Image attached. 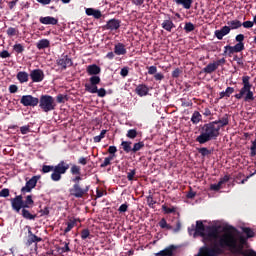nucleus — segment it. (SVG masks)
Instances as JSON below:
<instances>
[{
    "instance_id": "obj_1",
    "label": "nucleus",
    "mask_w": 256,
    "mask_h": 256,
    "mask_svg": "<svg viewBox=\"0 0 256 256\" xmlns=\"http://www.w3.org/2000/svg\"><path fill=\"white\" fill-rule=\"evenodd\" d=\"M12 211L15 213H20L23 219L26 221H35L38 215L33 211V206L35 205V201L33 200L32 195L26 196L25 200H23V195H17L14 198L10 199Z\"/></svg>"
},
{
    "instance_id": "obj_2",
    "label": "nucleus",
    "mask_w": 256,
    "mask_h": 256,
    "mask_svg": "<svg viewBox=\"0 0 256 256\" xmlns=\"http://www.w3.org/2000/svg\"><path fill=\"white\" fill-rule=\"evenodd\" d=\"M245 245H247V238L243 235L238 236V243H237V237L230 232L228 234V237L226 238V241L223 245V254L225 253L226 249H229L233 255H242V256H256V251L253 249H245Z\"/></svg>"
},
{
    "instance_id": "obj_3",
    "label": "nucleus",
    "mask_w": 256,
    "mask_h": 256,
    "mask_svg": "<svg viewBox=\"0 0 256 256\" xmlns=\"http://www.w3.org/2000/svg\"><path fill=\"white\" fill-rule=\"evenodd\" d=\"M199 132L200 135L196 137V142L200 145H205V143H209V141H215L219 135H221V131L216 122L204 124L200 127Z\"/></svg>"
},
{
    "instance_id": "obj_4",
    "label": "nucleus",
    "mask_w": 256,
    "mask_h": 256,
    "mask_svg": "<svg viewBox=\"0 0 256 256\" xmlns=\"http://www.w3.org/2000/svg\"><path fill=\"white\" fill-rule=\"evenodd\" d=\"M71 165L67 163L65 160H61L56 166H51V165H43L42 166V173H51L50 176L52 181H59L62 179V175H65L67 171H69Z\"/></svg>"
},
{
    "instance_id": "obj_5",
    "label": "nucleus",
    "mask_w": 256,
    "mask_h": 256,
    "mask_svg": "<svg viewBox=\"0 0 256 256\" xmlns=\"http://www.w3.org/2000/svg\"><path fill=\"white\" fill-rule=\"evenodd\" d=\"M250 81L251 77H242L243 87L240 89V92L238 94L234 95L235 99L241 100V98L244 97L245 103H251V101H255V96L253 94V91H251V87H253V84H251Z\"/></svg>"
},
{
    "instance_id": "obj_6",
    "label": "nucleus",
    "mask_w": 256,
    "mask_h": 256,
    "mask_svg": "<svg viewBox=\"0 0 256 256\" xmlns=\"http://www.w3.org/2000/svg\"><path fill=\"white\" fill-rule=\"evenodd\" d=\"M101 83V77L92 76L89 78V83L84 85L85 91L88 93L95 94L97 93L98 97H105L107 95V90L105 88L98 89L97 86Z\"/></svg>"
},
{
    "instance_id": "obj_7",
    "label": "nucleus",
    "mask_w": 256,
    "mask_h": 256,
    "mask_svg": "<svg viewBox=\"0 0 256 256\" xmlns=\"http://www.w3.org/2000/svg\"><path fill=\"white\" fill-rule=\"evenodd\" d=\"M39 107L44 113H49L50 111H55L57 104L55 103V98L51 95H42L39 99Z\"/></svg>"
},
{
    "instance_id": "obj_8",
    "label": "nucleus",
    "mask_w": 256,
    "mask_h": 256,
    "mask_svg": "<svg viewBox=\"0 0 256 256\" xmlns=\"http://www.w3.org/2000/svg\"><path fill=\"white\" fill-rule=\"evenodd\" d=\"M89 189H91V185L89 184H73L70 194L72 197H76V199H83V197L89 195Z\"/></svg>"
},
{
    "instance_id": "obj_9",
    "label": "nucleus",
    "mask_w": 256,
    "mask_h": 256,
    "mask_svg": "<svg viewBox=\"0 0 256 256\" xmlns=\"http://www.w3.org/2000/svg\"><path fill=\"white\" fill-rule=\"evenodd\" d=\"M56 65L61 68V71H65L67 67H73V59L69 55L62 54L60 58L56 60Z\"/></svg>"
},
{
    "instance_id": "obj_10",
    "label": "nucleus",
    "mask_w": 256,
    "mask_h": 256,
    "mask_svg": "<svg viewBox=\"0 0 256 256\" xmlns=\"http://www.w3.org/2000/svg\"><path fill=\"white\" fill-rule=\"evenodd\" d=\"M20 103L24 107H37L39 105V98L33 95H24L21 97Z\"/></svg>"
},
{
    "instance_id": "obj_11",
    "label": "nucleus",
    "mask_w": 256,
    "mask_h": 256,
    "mask_svg": "<svg viewBox=\"0 0 256 256\" xmlns=\"http://www.w3.org/2000/svg\"><path fill=\"white\" fill-rule=\"evenodd\" d=\"M41 179V176H33L30 180L26 182V185L21 188V193L25 195V193H31L35 187H37V181Z\"/></svg>"
},
{
    "instance_id": "obj_12",
    "label": "nucleus",
    "mask_w": 256,
    "mask_h": 256,
    "mask_svg": "<svg viewBox=\"0 0 256 256\" xmlns=\"http://www.w3.org/2000/svg\"><path fill=\"white\" fill-rule=\"evenodd\" d=\"M245 50V44L244 43H237L234 46H225L224 47V52L223 55H229V57H231V55H233V53H241V51Z\"/></svg>"
},
{
    "instance_id": "obj_13",
    "label": "nucleus",
    "mask_w": 256,
    "mask_h": 256,
    "mask_svg": "<svg viewBox=\"0 0 256 256\" xmlns=\"http://www.w3.org/2000/svg\"><path fill=\"white\" fill-rule=\"evenodd\" d=\"M32 83H41L45 79V72L41 69H34L30 72Z\"/></svg>"
},
{
    "instance_id": "obj_14",
    "label": "nucleus",
    "mask_w": 256,
    "mask_h": 256,
    "mask_svg": "<svg viewBox=\"0 0 256 256\" xmlns=\"http://www.w3.org/2000/svg\"><path fill=\"white\" fill-rule=\"evenodd\" d=\"M119 27H121V20L113 18L107 21V23L103 26V29L106 31H117Z\"/></svg>"
},
{
    "instance_id": "obj_15",
    "label": "nucleus",
    "mask_w": 256,
    "mask_h": 256,
    "mask_svg": "<svg viewBox=\"0 0 256 256\" xmlns=\"http://www.w3.org/2000/svg\"><path fill=\"white\" fill-rule=\"evenodd\" d=\"M25 228L28 231L27 245H33V243H41V241H43V238L33 234V231H31V226L27 225Z\"/></svg>"
},
{
    "instance_id": "obj_16",
    "label": "nucleus",
    "mask_w": 256,
    "mask_h": 256,
    "mask_svg": "<svg viewBox=\"0 0 256 256\" xmlns=\"http://www.w3.org/2000/svg\"><path fill=\"white\" fill-rule=\"evenodd\" d=\"M161 27H162V29H164V31L171 33L173 31V29H175L176 26H175V23H173L171 16L167 15V18L165 20H163Z\"/></svg>"
},
{
    "instance_id": "obj_17",
    "label": "nucleus",
    "mask_w": 256,
    "mask_h": 256,
    "mask_svg": "<svg viewBox=\"0 0 256 256\" xmlns=\"http://www.w3.org/2000/svg\"><path fill=\"white\" fill-rule=\"evenodd\" d=\"M86 73L91 75V77H99L98 75L101 73V67L97 66V64L88 65Z\"/></svg>"
},
{
    "instance_id": "obj_18",
    "label": "nucleus",
    "mask_w": 256,
    "mask_h": 256,
    "mask_svg": "<svg viewBox=\"0 0 256 256\" xmlns=\"http://www.w3.org/2000/svg\"><path fill=\"white\" fill-rule=\"evenodd\" d=\"M39 22L42 25H57L59 23V19L53 17V16H41L39 18Z\"/></svg>"
},
{
    "instance_id": "obj_19",
    "label": "nucleus",
    "mask_w": 256,
    "mask_h": 256,
    "mask_svg": "<svg viewBox=\"0 0 256 256\" xmlns=\"http://www.w3.org/2000/svg\"><path fill=\"white\" fill-rule=\"evenodd\" d=\"M135 93H137L139 97H147V95H149V86H147V84H139L135 88Z\"/></svg>"
},
{
    "instance_id": "obj_20",
    "label": "nucleus",
    "mask_w": 256,
    "mask_h": 256,
    "mask_svg": "<svg viewBox=\"0 0 256 256\" xmlns=\"http://www.w3.org/2000/svg\"><path fill=\"white\" fill-rule=\"evenodd\" d=\"M229 33H231V28H229V26H223L220 30H216L214 35L219 39V41H221L223 37H225V35H229Z\"/></svg>"
},
{
    "instance_id": "obj_21",
    "label": "nucleus",
    "mask_w": 256,
    "mask_h": 256,
    "mask_svg": "<svg viewBox=\"0 0 256 256\" xmlns=\"http://www.w3.org/2000/svg\"><path fill=\"white\" fill-rule=\"evenodd\" d=\"M212 122L216 123V125L219 127V131H221L223 127H227V125H229V115L225 114L222 118Z\"/></svg>"
},
{
    "instance_id": "obj_22",
    "label": "nucleus",
    "mask_w": 256,
    "mask_h": 256,
    "mask_svg": "<svg viewBox=\"0 0 256 256\" xmlns=\"http://www.w3.org/2000/svg\"><path fill=\"white\" fill-rule=\"evenodd\" d=\"M85 12L88 17H94V19H101L103 17L101 11L95 8H86Z\"/></svg>"
},
{
    "instance_id": "obj_23",
    "label": "nucleus",
    "mask_w": 256,
    "mask_h": 256,
    "mask_svg": "<svg viewBox=\"0 0 256 256\" xmlns=\"http://www.w3.org/2000/svg\"><path fill=\"white\" fill-rule=\"evenodd\" d=\"M177 249L175 245H170L164 250H161L160 252L155 253V256H173V251Z\"/></svg>"
},
{
    "instance_id": "obj_24",
    "label": "nucleus",
    "mask_w": 256,
    "mask_h": 256,
    "mask_svg": "<svg viewBox=\"0 0 256 256\" xmlns=\"http://www.w3.org/2000/svg\"><path fill=\"white\" fill-rule=\"evenodd\" d=\"M114 53L115 55H127V48H125V44L117 43L114 46Z\"/></svg>"
},
{
    "instance_id": "obj_25",
    "label": "nucleus",
    "mask_w": 256,
    "mask_h": 256,
    "mask_svg": "<svg viewBox=\"0 0 256 256\" xmlns=\"http://www.w3.org/2000/svg\"><path fill=\"white\" fill-rule=\"evenodd\" d=\"M16 77H17L19 83H27V81H29V73H27L25 71L18 72Z\"/></svg>"
},
{
    "instance_id": "obj_26",
    "label": "nucleus",
    "mask_w": 256,
    "mask_h": 256,
    "mask_svg": "<svg viewBox=\"0 0 256 256\" xmlns=\"http://www.w3.org/2000/svg\"><path fill=\"white\" fill-rule=\"evenodd\" d=\"M120 145H121L124 153H133V147H131V145H133V142L122 141Z\"/></svg>"
},
{
    "instance_id": "obj_27",
    "label": "nucleus",
    "mask_w": 256,
    "mask_h": 256,
    "mask_svg": "<svg viewBox=\"0 0 256 256\" xmlns=\"http://www.w3.org/2000/svg\"><path fill=\"white\" fill-rule=\"evenodd\" d=\"M51 42L47 39H41L37 42L36 47L37 49H39V51H41L42 49H47L48 47H50Z\"/></svg>"
},
{
    "instance_id": "obj_28",
    "label": "nucleus",
    "mask_w": 256,
    "mask_h": 256,
    "mask_svg": "<svg viewBox=\"0 0 256 256\" xmlns=\"http://www.w3.org/2000/svg\"><path fill=\"white\" fill-rule=\"evenodd\" d=\"M243 233H245L246 236H244V239H246V245L248 239H252V237H255V231L249 227H243L242 228Z\"/></svg>"
},
{
    "instance_id": "obj_29",
    "label": "nucleus",
    "mask_w": 256,
    "mask_h": 256,
    "mask_svg": "<svg viewBox=\"0 0 256 256\" xmlns=\"http://www.w3.org/2000/svg\"><path fill=\"white\" fill-rule=\"evenodd\" d=\"M216 69H218L217 65L213 62L204 67L202 71L203 73H206V75H211V73H215Z\"/></svg>"
},
{
    "instance_id": "obj_30",
    "label": "nucleus",
    "mask_w": 256,
    "mask_h": 256,
    "mask_svg": "<svg viewBox=\"0 0 256 256\" xmlns=\"http://www.w3.org/2000/svg\"><path fill=\"white\" fill-rule=\"evenodd\" d=\"M67 227L64 229L63 235H66L69 233L76 225L77 220L76 219H70L68 222H66Z\"/></svg>"
},
{
    "instance_id": "obj_31",
    "label": "nucleus",
    "mask_w": 256,
    "mask_h": 256,
    "mask_svg": "<svg viewBox=\"0 0 256 256\" xmlns=\"http://www.w3.org/2000/svg\"><path fill=\"white\" fill-rule=\"evenodd\" d=\"M200 121H203V116L199 111H194L191 117V122L193 125H197Z\"/></svg>"
},
{
    "instance_id": "obj_32",
    "label": "nucleus",
    "mask_w": 256,
    "mask_h": 256,
    "mask_svg": "<svg viewBox=\"0 0 256 256\" xmlns=\"http://www.w3.org/2000/svg\"><path fill=\"white\" fill-rule=\"evenodd\" d=\"M176 5H182L184 9H191V5H193V0H174Z\"/></svg>"
},
{
    "instance_id": "obj_33",
    "label": "nucleus",
    "mask_w": 256,
    "mask_h": 256,
    "mask_svg": "<svg viewBox=\"0 0 256 256\" xmlns=\"http://www.w3.org/2000/svg\"><path fill=\"white\" fill-rule=\"evenodd\" d=\"M227 25L231 31V29H239L240 27H243V24L239 20H231L227 22Z\"/></svg>"
},
{
    "instance_id": "obj_34",
    "label": "nucleus",
    "mask_w": 256,
    "mask_h": 256,
    "mask_svg": "<svg viewBox=\"0 0 256 256\" xmlns=\"http://www.w3.org/2000/svg\"><path fill=\"white\" fill-rule=\"evenodd\" d=\"M160 229H167V231L173 230V226H171L169 223H167V220L165 218H162L158 223Z\"/></svg>"
},
{
    "instance_id": "obj_35",
    "label": "nucleus",
    "mask_w": 256,
    "mask_h": 256,
    "mask_svg": "<svg viewBox=\"0 0 256 256\" xmlns=\"http://www.w3.org/2000/svg\"><path fill=\"white\" fill-rule=\"evenodd\" d=\"M160 229H167V231L173 230V226H171L169 223H167V220L165 218H162L158 223Z\"/></svg>"
},
{
    "instance_id": "obj_36",
    "label": "nucleus",
    "mask_w": 256,
    "mask_h": 256,
    "mask_svg": "<svg viewBox=\"0 0 256 256\" xmlns=\"http://www.w3.org/2000/svg\"><path fill=\"white\" fill-rule=\"evenodd\" d=\"M143 147H145V142H143V141L134 143V145L132 147V153H137L138 151H141V149H143Z\"/></svg>"
},
{
    "instance_id": "obj_37",
    "label": "nucleus",
    "mask_w": 256,
    "mask_h": 256,
    "mask_svg": "<svg viewBox=\"0 0 256 256\" xmlns=\"http://www.w3.org/2000/svg\"><path fill=\"white\" fill-rule=\"evenodd\" d=\"M71 175H81V166L73 164L70 168Z\"/></svg>"
},
{
    "instance_id": "obj_38",
    "label": "nucleus",
    "mask_w": 256,
    "mask_h": 256,
    "mask_svg": "<svg viewBox=\"0 0 256 256\" xmlns=\"http://www.w3.org/2000/svg\"><path fill=\"white\" fill-rule=\"evenodd\" d=\"M115 158L113 156H108L104 159V162L100 165L101 169H105V167H109L111 165V161H113Z\"/></svg>"
},
{
    "instance_id": "obj_39",
    "label": "nucleus",
    "mask_w": 256,
    "mask_h": 256,
    "mask_svg": "<svg viewBox=\"0 0 256 256\" xmlns=\"http://www.w3.org/2000/svg\"><path fill=\"white\" fill-rule=\"evenodd\" d=\"M184 31L186 33H191L192 31H195V25L191 22H186L184 26Z\"/></svg>"
},
{
    "instance_id": "obj_40",
    "label": "nucleus",
    "mask_w": 256,
    "mask_h": 256,
    "mask_svg": "<svg viewBox=\"0 0 256 256\" xmlns=\"http://www.w3.org/2000/svg\"><path fill=\"white\" fill-rule=\"evenodd\" d=\"M13 50L15 51V53L21 54L23 53V51H25V46H23V44H15L13 46Z\"/></svg>"
},
{
    "instance_id": "obj_41",
    "label": "nucleus",
    "mask_w": 256,
    "mask_h": 256,
    "mask_svg": "<svg viewBox=\"0 0 256 256\" xmlns=\"http://www.w3.org/2000/svg\"><path fill=\"white\" fill-rule=\"evenodd\" d=\"M137 135L138 133L136 129H130L127 131L126 137H128V139H135Z\"/></svg>"
},
{
    "instance_id": "obj_42",
    "label": "nucleus",
    "mask_w": 256,
    "mask_h": 256,
    "mask_svg": "<svg viewBox=\"0 0 256 256\" xmlns=\"http://www.w3.org/2000/svg\"><path fill=\"white\" fill-rule=\"evenodd\" d=\"M198 153H200V155H202V157H207V155H211V150L202 147L198 149Z\"/></svg>"
},
{
    "instance_id": "obj_43",
    "label": "nucleus",
    "mask_w": 256,
    "mask_h": 256,
    "mask_svg": "<svg viewBox=\"0 0 256 256\" xmlns=\"http://www.w3.org/2000/svg\"><path fill=\"white\" fill-rule=\"evenodd\" d=\"M162 210L164 211V213L166 215H169L171 213H175V211H177V209L175 207L169 208L166 205H162Z\"/></svg>"
},
{
    "instance_id": "obj_44",
    "label": "nucleus",
    "mask_w": 256,
    "mask_h": 256,
    "mask_svg": "<svg viewBox=\"0 0 256 256\" xmlns=\"http://www.w3.org/2000/svg\"><path fill=\"white\" fill-rule=\"evenodd\" d=\"M8 37H15V35H17V33H19L18 30H16V28L13 27H9L6 31Z\"/></svg>"
},
{
    "instance_id": "obj_45",
    "label": "nucleus",
    "mask_w": 256,
    "mask_h": 256,
    "mask_svg": "<svg viewBox=\"0 0 256 256\" xmlns=\"http://www.w3.org/2000/svg\"><path fill=\"white\" fill-rule=\"evenodd\" d=\"M108 153L110 154V157H113V159H115V157H117V155L115 153H117V147L116 146H109L108 148Z\"/></svg>"
},
{
    "instance_id": "obj_46",
    "label": "nucleus",
    "mask_w": 256,
    "mask_h": 256,
    "mask_svg": "<svg viewBox=\"0 0 256 256\" xmlns=\"http://www.w3.org/2000/svg\"><path fill=\"white\" fill-rule=\"evenodd\" d=\"M91 235V231H89V229H83L82 231H81V239L83 240V241H85V239H88V237Z\"/></svg>"
},
{
    "instance_id": "obj_47",
    "label": "nucleus",
    "mask_w": 256,
    "mask_h": 256,
    "mask_svg": "<svg viewBox=\"0 0 256 256\" xmlns=\"http://www.w3.org/2000/svg\"><path fill=\"white\" fill-rule=\"evenodd\" d=\"M135 175H137V170L135 169H132L129 172H127L128 181H133V179H135Z\"/></svg>"
},
{
    "instance_id": "obj_48",
    "label": "nucleus",
    "mask_w": 256,
    "mask_h": 256,
    "mask_svg": "<svg viewBox=\"0 0 256 256\" xmlns=\"http://www.w3.org/2000/svg\"><path fill=\"white\" fill-rule=\"evenodd\" d=\"M147 203H148V206L151 208V209H154L155 208V204L157 203V201H154L153 200V196H148L147 197Z\"/></svg>"
},
{
    "instance_id": "obj_49",
    "label": "nucleus",
    "mask_w": 256,
    "mask_h": 256,
    "mask_svg": "<svg viewBox=\"0 0 256 256\" xmlns=\"http://www.w3.org/2000/svg\"><path fill=\"white\" fill-rule=\"evenodd\" d=\"M20 132L22 135H27V133L31 132V127L29 125L20 127Z\"/></svg>"
},
{
    "instance_id": "obj_50",
    "label": "nucleus",
    "mask_w": 256,
    "mask_h": 256,
    "mask_svg": "<svg viewBox=\"0 0 256 256\" xmlns=\"http://www.w3.org/2000/svg\"><path fill=\"white\" fill-rule=\"evenodd\" d=\"M81 181H83L81 175H75V177L72 178V183H74V185L81 184Z\"/></svg>"
},
{
    "instance_id": "obj_51",
    "label": "nucleus",
    "mask_w": 256,
    "mask_h": 256,
    "mask_svg": "<svg viewBox=\"0 0 256 256\" xmlns=\"http://www.w3.org/2000/svg\"><path fill=\"white\" fill-rule=\"evenodd\" d=\"M59 251H61V253H69V251H71V248H69V243L64 242V247L59 248Z\"/></svg>"
},
{
    "instance_id": "obj_52",
    "label": "nucleus",
    "mask_w": 256,
    "mask_h": 256,
    "mask_svg": "<svg viewBox=\"0 0 256 256\" xmlns=\"http://www.w3.org/2000/svg\"><path fill=\"white\" fill-rule=\"evenodd\" d=\"M230 179H231V177H229V175H225L224 177L220 178L218 183L221 186H223V185H225V183L229 182Z\"/></svg>"
},
{
    "instance_id": "obj_53",
    "label": "nucleus",
    "mask_w": 256,
    "mask_h": 256,
    "mask_svg": "<svg viewBox=\"0 0 256 256\" xmlns=\"http://www.w3.org/2000/svg\"><path fill=\"white\" fill-rule=\"evenodd\" d=\"M65 99L67 100V96L63 94H58L56 97L57 103H65Z\"/></svg>"
},
{
    "instance_id": "obj_54",
    "label": "nucleus",
    "mask_w": 256,
    "mask_h": 256,
    "mask_svg": "<svg viewBox=\"0 0 256 256\" xmlns=\"http://www.w3.org/2000/svg\"><path fill=\"white\" fill-rule=\"evenodd\" d=\"M154 79L155 81H163V79H165V75H163V73L159 72V73H155L154 74Z\"/></svg>"
},
{
    "instance_id": "obj_55",
    "label": "nucleus",
    "mask_w": 256,
    "mask_h": 256,
    "mask_svg": "<svg viewBox=\"0 0 256 256\" xmlns=\"http://www.w3.org/2000/svg\"><path fill=\"white\" fill-rule=\"evenodd\" d=\"M225 63H227V60L225 58H222L215 61L214 65H216V67L219 69V67H221V65H225Z\"/></svg>"
},
{
    "instance_id": "obj_56",
    "label": "nucleus",
    "mask_w": 256,
    "mask_h": 256,
    "mask_svg": "<svg viewBox=\"0 0 256 256\" xmlns=\"http://www.w3.org/2000/svg\"><path fill=\"white\" fill-rule=\"evenodd\" d=\"M10 191L9 188H4L0 191V197H9Z\"/></svg>"
},
{
    "instance_id": "obj_57",
    "label": "nucleus",
    "mask_w": 256,
    "mask_h": 256,
    "mask_svg": "<svg viewBox=\"0 0 256 256\" xmlns=\"http://www.w3.org/2000/svg\"><path fill=\"white\" fill-rule=\"evenodd\" d=\"M88 161H89L88 157H80L78 159V164L85 166V165H87Z\"/></svg>"
},
{
    "instance_id": "obj_58",
    "label": "nucleus",
    "mask_w": 256,
    "mask_h": 256,
    "mask_svg": "<svg viewBox=\"0 0 256 256\" xmlns=\"http://www.w3.org/2000/svg\"><path fill=\"white\" fill-rule=\"evenodd\" d=\"M253 25H254L253 21H245L242 23V27H244V29H251Z\"/></svg>"
},
{
    "instance_id": "obj_59",
    "label": "nucleus",
    "mask_w": 256,
    "mask_h": 256,
    "mask_svg": "<svg viewBox=\"0 0 256 256\" xmlns=\"http://www.w3.org/2000/svg\"><path fill=\"white\" fill-rule=\"evenodd\" d=\"M148 75H155L157 73V66L147 67Z\"/></svg>"
},
{
    "instance_id": "obj_60",
    "label": "nucleus",
    "mask_w": 256,
    "mask_h": 256,
    "mask_svg": "<svg viewBox=\"0 0 256 256\" xmlns=\"http://www.w3.org/2000/svg\"><path fill=\"white\" fill-rule=\"evenodd\" d=\"M127 209H129V205H127V203L122 204L119 208L118 211L120 213H127Z\"/></svg>"
},
{
    "instance_id": "obj_61",
    "label": "nucleus",
    "mask_w": 256,
    "mask_h": 256,
    "mask_svg": "<svg viewBox=\"0 0 256 256\" xmlns=\"http://www.w3.org/2000/svg\"><path fill=\"white\" fill-rule=\"evenodd\" d=\"M9 93H17L19 91V87L17 85L12 84L8 88Z\"/></svg>"
},
{
    "instance_id": "obj_62",
    "label": "nucleus",
    "mask_w": 256,
    "mask_h": 256,
    "mask_svg": "<svg viewBox=\"0 0 256 256\" xmlns=\"http://www.w3.org/2000/svg\"><path fill=\"white\" fill-rule=\"evenodd\" d=\"M121 77H127L129 75V67H123L120 71Z\"/></svg>"
},
{
    "instance_id": "obj_63",
    "label": "nucleus",
    "mask_w": 256,
    "mask_h": 256,
    "mask_svg": "<svg viewBox=\"0 0 256 256\" xmlns=\"http://www.w3.org/2000/svg\"><path fill=\"white\" fill-rule=\"evenodd\" d=\"M0 57L1 59H7L11 57V54L9 53V51L3 50L2 52H0Z\"/></svg>"
},
{
    "instance_id": "obj_64",
    "label": "nucleus",
    "mask_w": 256,
    "mask_h": 256,
    "mask_svg": "<svg viewBox=\"0 0 256 256\" xmlns=\"http://www.w3.org/2000/svg\"><path fill=\"white\" fill-rule=\"evenodd\" d=\"M221 184L218 182L217 184H211L210 189L211 191H219L221 189Z\"/></svg>"
}]
</instances>
